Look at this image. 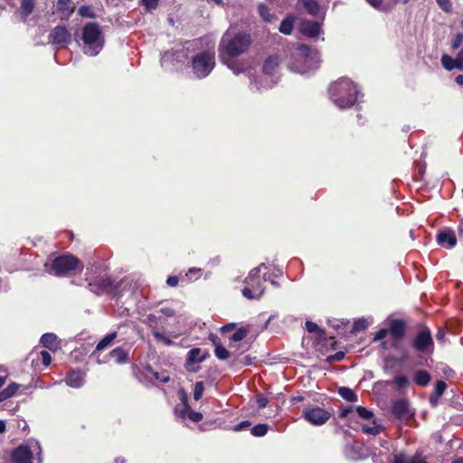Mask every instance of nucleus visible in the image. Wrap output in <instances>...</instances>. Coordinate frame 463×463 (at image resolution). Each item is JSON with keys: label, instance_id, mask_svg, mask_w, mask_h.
I'll use <instances>...</instances> for the list:
<instances>
[{"label": "nucleus", "instance_id": "1", "mask_svg": "<svg viewBox=\"0 0 463 463\" xmlns=\"http://www.w3.org/2000/svg\"><path fill=\"white\" fill-rule=\"evenodd\" d=\"M328 93L331 101L340 109L353 107L359 97L356 84L347 78H340L331 83Z\"/></svg>", "mask_w": 463, "mask_h": 463}, {"label": "nucleus", "instance_id": "2", "mask_svg": "<svg viewBox=\"0 0 463 463\" xmlns=\"http://www.w3.org/2000/svg\"><path fill=\"white\" fill-rule=\"evenodd\" d=\"M268 267L261 263L257 268L252 269L244 280L246 286L242 288L241 294L247 299H260L265 292V282L270 279L267 272Z\"/></svg>", "mask_w": 463, "mask_h": 463}, {"label": "nucleus", "instance_id": "3", "mask_svg": "<svg viewBox=\"0 0 463 463\" xmlns=\"http://www.w3.org/2000/svg\"><path fill=\"white\" fill-rule=\"evenodd\" d=\"M81 49L88 56L98 55L104 47V36L98 23H87L81 33Z\"/></svg>", "mask_w": 463, "mask_h": 463}, {"label": "nucleus", "instance_id": "4", "mask_svg": "<svg viewBox=\"0 0 463 463\" xmlns=\"http://www.w3.org/2000/svg\"><path fill=\"white\" fill-rule=\"evenodd\" d=\"M251 43L250 34L245 33H233L227 31L222 37L221 45L231 57H236L245 52Z\"/></svg>", "mask_w": 463, "mask_h": 463}, {"label": "nucleus", "instance_id": "5", "mask_svg": "<svg viewBox=\"0 0 463 463\" xmlns=\"http://www.w3.org/2000/svg\"><path fill=\"white\" fill-rule=\"evenodd\" d=\"M295 59L301 64L293 63L290 70L307 75L318 68V56L317 52H311L310 48L306 44H300L295 54Z\"/></svg>", "mask_w": 463, "mask_h": 463}, {"label": "nucleus", "instance_id": "6", "mask_svg": "<svg viewBox=\"0 0 463 463\" xmlns=\"http://www.w3.org/2000/svg\"><path fill=\"white\" fill-rule=\"evenodd\" d=\"M87 270L88 272L86 273V280L88 281V287L90 290L96 295H102L109 292H113L115 295H118V288L128 284L127 280H122L119 284L115 285L114 280L106 274L95 275L89 273V268Z\"/></svg>", "mask_w": 463, "mask_h": 463}, {"label": "nucleus", "instance_id": "7", "mask_svg": "<svg viewBox=\"0 0 463 463\" xmlns=\"http://www.w3.org/2000/svg\"><path fill=\"white\" fill-rule=\"evenodd\" d=\"M201 43L200 39L185 42L184 47L180 51H166L162 54L161 66L166 70H177L184 62V59H188L190 50H195Z\"/></svg>", "mask_w": 463, "mask_h": 463}, {"label": "nucleus", "instance_id": "8", "mask_svg": "<svg viewBox=\"0 0 463 463\" xmlns=\"http://www.w3.org/2000/svg\"><path fill=\"white\" fill-rule=\"evenodd\" d=\"M46 270L54 276H66L70 272L82 269L83 264L80 260L71 254H63L56 257L50 266L45 264Z\"/></svg>", "mask_w": 463, "mask_h": 463}, {"label": "nucleus", "instance_id": "9", "mask_svg": "<svg viewBox=\"0 0 463 463\" xmlns=\"http://www.w3.org/2000/svg\"><path fill=\"white\" fill-rule=\"evenodd\" d=\"M178 397L181 402L175 408V415L183 419L188 418L193 422H199L203 419V414L191 410L188 395L184 388L178 390Z\"/></svg>", "mask_w": 463, "mask_h": 463}, {"label": "nucleus", "instance_id": "10", "mask_svg": "<svg viewBox=\"0 0 463 463\" xmlns=\"http://www.w3.org/2000/svg\"><path fill=\"white\" fill-rule=\"evenodd\" d=\"M278 64L279 61L277 57H269L265 61L263 65L264 75L261 77L260 81H255L254 83L257 90L269 89L276 83V81L271 79V76L274 74Z\"/></svg>", "mask_w": 463, "mask_h": 463}, {"label": "nucleus", "instance_id": "11", "mask_svg": "<svg viewBox=\"0 0 463 463\" xmlns=\"http://www.w3.org/2000/svg\"><path fill=\"white\" fill-rule=\"evenodd\" d=\"M331 415L330 411L319 406L306 408L302 412V417L315 426L324 425L330 419Z\"/></svg>", "mask_w": 463, "mask_h": 463}, {"label": "nucleus", "instance_id": "12", "mask_svg": "<svg viewBox=\"0 0 463 463\" xmlns=\"http://www.w3.org/2000/svg\"><path fill=\"white\" fill-rule=\"evenodd\" d=\"M412 346L416 351L422 354L432 353L434 343L430 330L427 327H424L419 331L412 342Z\"/></svg>", "mask_w": 463, "mask_h": 463}, {"label": "nucleus", "instance_id": "13", "mask_svg": "<svg viewBox=\"0 0 463 463\" xmlns=\"http://www.w3.org/2000/svg\"><path fill=\"white\" fill-rule=\"evenodd\" d=\"M48 39L52 44H69L71 43V33L66 26L57 25L50 32Z\"/></svg>", "mask_w": 463, "mask_h": 463}, {"label": "nucleus", "instance_id": "14", "mask_svg": "<svg viewBox=\"0 0 463 463\" xmlns=\"http://www.w3.org/2000/svg\"><path fill=\"white\" fill-rule=\"evenodd\" d=\"M11 459L13 463H34L33 450L27 445H20L12 452Z\"/></svg>", "mask_w": 463, "mask_h": 463}, {"label": "nucleus", "instance_id": "15", "mask_svg": "<svg viewBox=\"0 0 463 463\" xmlns=\"http://www.w3.org/2000/svg\"><path fill=\"white\" fill-rule=\"evenodd\" d=\"M203 362V355L200 348H193L187 354L185 368L189 372L196 373L200 369V363Z\"/></svg>", "mask_w": 463, "mask_h": 463}, {"label": "nucleus", "instance_id": "16", "mask_svg": "<svg viewBox=\"0 0 463 463\" xmlns=\"http://www.w3.org/2000/svg\"><path fill=\"white\" fill-rule=\"evenodd\" d=\"M75 9L76 5L72 0H58L56 3V10L61 20H69Z\"/></svg>", "mask_w": 463, "mask_h": 463}, {"label": "nucleus", "instance_id": "17", "mask_svg": "<svg viewBox=\"0 0 463 463\" xmlns=\"http://www.w3.org/2000/svg\"><path fill=\"white\" fill-rule=\"evenodd\" d=\"M437 242L444 248L451 249L457 243L455 232L450 229H444L437 235Z\"/></svg>", "mask_w": 463, "mask_h": 463}, {"label": "nucleus", "instance_id": "18", "mask_svg": "<svg viewBox=\"0 0 463 463\" xmlns=\"http://www.w3.org/2000/svg\"><path fill=\"white\" fill-rule=\"evenodd\" d=\"M65 382L71 388H80L85 383V373L80 370H71Z\"/></svg>", "mask_w": 463, "mask_h": 463}, {"label": "nucleus", "instance_id": "19", "mask_svg": "<svg viewBox=\"0 0 463 463\" xmlns=\"http://www.w3.org/2000/svg\"><path fill=\"white\" fill-rule=\"evenodd\" d=\"M391 412L399 419L408 416L410 414L408 401L404 399L394 401L391 406Z\"/></svg>", "mask_w": 463, "mask_h": 463}, {"label": "nucleus", "instance_id": "20", "mask_svg": "<svg viewBox=\"0 0 463 463\" xmlns=\"http://www.w3.org/2000/svg\"><path fill=\"white\" fill-rule=\"evenodd\" d=\"M300 32L302 34L314 38L317 37L321 31L320 24L314 21H303L300 24Z\"/></svg>", "mask_w": 463, "mask_h": 463}, {"label": "nucleus", "instance_id": "21", "mask_svg": "<svg viewBox=\"0 0 463 463\" xmlns=\"http://www.w3.org/2000/svg\"><path fill=\"white\" fill-rule=\"evenodd\" d=\"M109 356L118 364H127L129 361L128 351L121 346L111 350L109 352Z\"/></svg>", "mask_w": 463, "mask_h": 463}, {"label": "nucleus", "instance_id": "22", "mask_svg": "<svg viewBox=\"0 0 463 463\" xmlns=\"http://www.w3.org/2000/svg\"><path fill=\"white\" fill-rule=\"evenodd\" d=\"M191 67L197 79L203 77V52H196L191 60Z\"/></svg>", "mask_w": 463, "mask_h": 463}, {"label": "nucleus", "instance_id": "23", "mask_svg": "<svg viewBox=\"0 0 463 463\" xmlns=\"http://www.w3.org/2000/svg\"><path fill=\"white\" fill-rule=\"evenodd\" d=\"M405 333V325L401 320H393L390 325V334L395 340H399L403 337Z\"/></svg>", "mask_w": 463, "mask_h": 463}, {"label": "nucleus", "instance_id": "24", "mask_svg": "<svg viewBox=\"0 0 463 463\" xmlns=\"http://www.w3.org/2000/svg\"><path fill=\"white\" fill-rule=\"evenodd\" d=\"M41 343L44 347L50 350H56L59 346L57 335L53 333L43 334L41 337Z\"/></svg>", "mask_w": 463, "mask_h": 463}, {"label": "nucleus", "instance_id": "25", "mask_svg": "<svg viewBox=\"0 0 463 463\" xmlns=\"http://www.w3.org/2000/svg\"><path fill=\"white\" fill-rule=\"evenodd\" d=\"M299 5H302L303 7L307 10V12L312 15L317 16L320 11V5L317 0H299Z\"/></svg>", "mask_w": 463, "mask_h": 463}, {"label": "nucleus", "instance_id": "26", "mask_svg": "<svg viewBox=\"0 0 463 463\" xmlns=\"http://www.w3.org/2000/svg\"><path fill=\"white\" fill-rule=\"evenodd\" d=\"M161 322V316L158 315V311L156 313L148 314L143 320V323L153 330H158V326Z\"/></svg>", "mask_w": 463, "mask_h": 463}, {"label": "nucleus", "instance_id": "27", "mask_svg": "<svg viewBox=\"0 0 463 463\" xmlns=\"http://www.w3.org/2000/svg\"><path fill=\"white\" fill-rule=\"evenodd\" d=\"M118 336V332L114 331L108 335H106L96 345L95 351L93 352V354L96 352L101 351L105 349L107 346H109Z\"/></svg>", "mask_w": 463, "mask_h": 463}, {"label": "nucleus", "instance_id": "28", "mask_svg": "<svg viewBox=\"0 0 463 463\" xmlns=\"http://www.w3.org/2000/svg\"><path fill=\"white\" fill-rule=\"evenodd\" d=\"M414 382L420 386H426L430 381V374L425 370H418L413 375Z\"/></svg>", "mask_w": 463, "mask_h": 463}, {"label": "nucleus", "instance_id": "29", "mask_svg": "<svg viewBox=\"0 0 463 463\" xmlns=\"http://www.w3.org/2000/svg\"><path fill=\"white\" fill-rule=\"evenodd\" d=\"M19 388L20 384L16 383H10L6 388L0 392V402L13 397Z\"/></svg>", "mask_w": 463, "mask_h": 463}, {"label": "nucleus", "instance_id": "30", "mask_svg": "<svg viewBox=\"0 0 463 463\" xmlns=\"http://www.w3.org/2000/svg\"><path fill=\"white\" fill-rule=\"evenodd\" d=\"M258 12L260 16L267 23H272L277 19V16L270 13L268 6L264 4H260L258 5Z\"/></svg>", "mask_w": 463, "mask_h": 463}, {"label": "nucleus", "instance_id": "31", "mask_svg": "<svg viewBox=\"0 0 463 463\" xmlns=\"http://www.w3.org/2000/svg\"><path fill=\"white\" fill-rule=\"evenodd\" d=\"M202 276V270L199 268H191L188 271L180 278L181 281L192 282L197 280Z\"/></svg>", "mask_w": 463, "mask_h": 463}, {"label": "nucleus", "instance_id": "32", "mask_svg": "<svg viewBox=\"0 0 463 463\" xmlns=\"http://www.w3.org/2000/svg\"><path fill=\"white\" fill-rule=\"evenodd\" d=\"M294 21L295 18L293 16H288L285 18L279 25V32L283 34L289 35L293 30Z\"/></svg>", "mask_w": 463, "mask_h": 463}, {"label": "nucleus", "instance_id": "33", "mask_svg": "<svg viewBox=\"0 0 463 463\" xmlns=\"http://www.w3.org/2000/svg\"><path fill=\"white\" fill-rule=\"evenodd\" d=\"M338 394L347 402H354L357 401L356 393L348 387H340L338 389Z\"/></svg>", "mask_w": 463, "mask_h": 463}, {"label": "nucleus", "instance_id": "34", "mask_svg": "<svg viewBox=\"0 0 463 463\" xmlns=\"http://www.w3.org/2000/svg\"><path fill=\"white\" fill-rule=\"evenodd\" d=\"M441 63L442 66L449 71H451L456 68L459 69V63L458 62L457 57L453 59L450 56L444 54L441 57Z\"/></svg>", "mask_w": 463, "mask_h": 463}, {"label": "nucleus", "instance_id": "35", "mask_svg": "<svg viewBox=\"0 0 463 463\" xmlns=\"http://www.w3.org/2000/svg\"><path fill=\"white\" fill-rule=\"evenodd\" d=\"M214 65V53L210 51L204 52V76L211 72Z\"/></svg>", "mask_w": 463, "mask_h": 463}, {"label": "nucleus", "instance_id": "36", "mask_svg": "<svg viewBox=\"0 0 463 463\" xmlns=\"http://www.w3.org/2000/svg\"><path fill=\"white\" fill-rule=\"evenodd\" d=\"M393 463H427L426 460L420 457L414 456L411 458H407L403 455L395 456V459Z\"/></svg>", "mask_w": 463, "mask_h": 463}, {"label": "nucleus", "instance_id": "37", "mask_svg": "<svg viewBox=\"0 0 463 463\" xmlns=\"http://www.w3.org/2000/svg\"><path fill=\"white\" fill-rule=\"evenodd\" d=\"M34 9V1L33 0H22L21 3V12L24 14V18H27Z\"/></svg>", "mask_w": 463, "mask_h": 463}, {"label": "nucleus", "instance_id": "38", "mask_svg": "<svg viewBox=\"0 0 463 463\" xmlns=\"http://www.w3.org/2000/svg\"><path fill=\"white\" fill-rule=\"evenodd\" d=\"M152 335L157 342L163 343L165 346H171L174 345V341L165 336L164 332L160 330H153Z\"/></svg>", "mask_w": 463, "mask_h": 463}, {"label": "nucleus", "instance_id": "39", "mask_svg": "<svg viewBox=\"0 0 463 463\" xmlns=\"http://www.w3.org/2000/svg\"><path fill=\"white\" fill-rule=\"evenodd\" d=\"M268 430H269L268 424L261 423V424L255 425L251 429L250 432L255 437H262L268 432Z\"/></svg>", "mask_w": 463, "mask_h": 463}, {"label": "nucleus", "instance_id": "40", "mask_svg": "<svg viewBox=\"0 0 463 463\" xmlns=\"http://www.w3.org/2000/svg\"><path fill=\"white\" fill-rule=\"evenodd\" d=\"M78 13L81 17H86V18H95L96 17V13L93 11L92 7L90 5L80 6L79 8Z\"/></svg>", "mask_w": 463, "mask_h": 463}, {"label": "nucleus", "instance_id": "41", "mask_svg": "<svg viewBox=\"0 0 463 463\" xmlns=\"http://www.w3.org/2000/svg\"><path fill=\"white\" fill-rule=\"evenodd\" d=\"M306 329L309 333H317L319 335L325 334V330L321 329L316 323L311 321L306 322Z\"/></svg>", "mask_w": 463, "mask_h": 463}, {"label": "nucleus", "instance_id": "42", "mask_svg": "<svg viewBox=\"0 0 463 463\" xmlns=\"http://www.w3.org/2000/svg\"><path fill=\"white\" fill-rule=\"evenodd\" d=\"M214 353L220 360H226L230 355L229 351L222 345H216Z\"/></svg>", "mask_w": 463, "mask_h": 463}, {"label": "nucleus", "instance_id": "43", "mask_svg": "<svg viewBox=\"0 0 463 463\" xmlns=\"http://www.w3.org/2000/svg\"><path fill=\"white\" fill-rule=\"evenodd\" d=\"M393 382L399 388H407L410 384L409 379L405 375L395 376Z\"/></svg>", "mask_w": 463, "mask_h": 463}, {"label": "nucleus", "instance_id": "44", "mask_svg": "<svg viewBox=\"0 0 463 463\" xmlns=\"http://www.w3.org/2000/svg\"><path fill=\"white\" fill-rule=\"evenodd\" d=\"M362 430L366 434L375 436L381 432L382 427L380 425H375V424L373 426L364 425L362 427Z\"/></svg>", "mask_w": 463, "mask_h": 463}, {"label": "nucleus", "instance_id": "45", "mask_svg": "<svg viewBox=\"0 0 463 463\" xmlns=\"http://www.w3.org/2000/svg\"><path fill=\"white\" fill-rule=\"evenodd\" d=\"M158 313L161 314L160 316H164L165 317H173L177 316L176 311L171 307H162L158 310Z\"/></svg>", "mask_w": 463, "mask_h": 463}, {"label": "nucleus", "instance_id": "46", "mask_svg": "<svg viewBox=\"0 0 463 463\" xmlns=\"http://www.w3.org/2000/svg\"><path fill=\"white\" fill-rule=\"evenodd\" d=\"M356 412L359 415V417L365 419V420L371 419L373 415L371 411H369L366 408L362 407V406H359L356 408Z\"/></svg>", "mask_w": 463, "mask_h": 463}, {"label": "nucleus", "instance_id": "47", "mask_svg": "<svg viewBox=\"0 0 463 463\" xmlns=\"http://www.w3.org/2000/svg\"><path fill=\"white\" fill-rule=\"evenodd\" d=\"M247 335V331L242 328L237 329L232 335L231 336V340L234 342H238L242 340Z\"/></svg>", "mask_w": 463, "mask_h": 463}, {"label": "nucleus", "instance_id": "48", "mask_svg": "<svg viewBox=\"0 0 463 463\" xmlns=\"http://www.w3.org/2000/svg\"><path fill=\"white\" fill-rule=\"evenodd\" d=\"M447 388V384L443 381H438L435 384V395L440 397Z\"/></svg>", "mask_w": 463, "mask_h": 463}, {"label": "nucleus", "instance_id": "49", "mask_svg": "<svg viewBox=\"0 0 463 463\" xmlns=\"http://www.w3.org/2000/svg\"><path fill=\"white\" fill-rule=\"evenodd\" d=\"M463 42V33H457L455 37L451 41V48L453 50H457L460 47L461 43Z\"/></svg>", "mask_w": 463, "mask_h": 463}, {"label": "nucleus", "instance_id": "50", "mask_svg": "<svg viewBox=\"0 0 463 463\" xmlns=\"http://www.w3.org/2000/svg\"><path fill=\"white\" fill-rule=\"evenodd\" d=\"M141 2L147 11H152L157 7L159 0H141Z\"/></svg>", "mask_w": 463, "mask_h": 463}, {"label": "nucleus", "instance_id": "51", "mask_svg": "<svg viewBox=\"0 0 463 463\" xmlns=\"http://www.w3.org/2000/svg\"><path fill=\"white\" fill-rule=\"evenodd\" d=\"M203 395V382H197L194 386V399L198 401Z\"/></svg>", "mask_w": 463, "mask_h": 463}, {"label": "nucleus", "instance_id": "52", "mask_svg": "<svg viewBox=\"0 0 463 463\" xmlns=\"http://www.w3.org/2000/svg\"><path fill=\"white\" fill-rule=\"evenodd\" d=\"M40 356H41V360H42V364L47 367L48 365H50L51 362H52V357H51V354L47 352V351H42L40 353Z\"/></svg>", "mask_w": 463, "mask_h": 463}, {"label": "nucleus", "instance_id": "53", "mask_svg": "<svg viewBox=\"0 0 463 463\" xmlns=\"http://www.w3.org/2000/svg\"><path fill=\"white\" fill-rule=\"evenodd\" d=\"M367 327V321L364 318L358 319L354 324V329L356 331L364 330Z\"/></svg>", "mask_w": 463, "mask_h": 463}, {"label": "nucleus", "instance_id": "54", "mask_svg": "<svg viewBox=\"0 0 463 463\" xmlns=\"http://www.w3.org/2000/svg\"><path fill=\"white\" fill-rule=\"evenodd\" d=\"M437 3L443 11L449 12L451 10V3L449 0H437Z\"/></svg>", "mask_w": 463, "mask_h": 463}, {"label": "nucleus", "instance_id": "55", "mask_svg": "<svg viewBox=\"0 0 463 463\" xmlns=\"http://www.w3.org/2000/svg\"><path fill=\"white\" fill-rule=\"evenodd\" d=\"M366 1L368 2L369 5H371L373 7H374L378 10H381V11L386 10L383 5V0H366Z\"/></svg>", "mask_w": 463, "mask_h": 463}, {"label": "nucleus", "instance_id": "56", "mask_svg": "<svg viewBox=\"0 0 463 463\" xmlns=\"http://www.w3.org/2000/svg\"><path fill=\"white\" fill-rule=\"evenodd\" d=\"M251 425L250 420H243L233 427V430L241 431L249 428Z\"/></svg>", "mask_w": 463, "mask_h": 463}, {"label": "nucleus", "instance_id": "57", "mask_svg": "<svg viewBox=\"0 0 463 463\" xmlns=\"http://www.w3.org/2000/svg\"><path fill=\"white\" fill-rule=\"evenodd\" d=\"M154 377L156 380H157L161 383H167L170 380V377L167 374L160 373L158 372L154 373Z\"/></svg>", "mask_w": 463, "mask_h": 463}, {"label": "nucleus", "instance_id": "58", "mask_svg": "<svg viewBox=\"0 0 463 463\" xmlns=\"http://www.w3.org/2000/svg\"><path fill=\"white\" fill-rule=\"evenodd\" d=\"M388 330L385 328L380 329L378 332H376L375 335L373 336L374 341H379L383 339L387 335Z\"/></svg>", "mask_w": 463, "mask_h": 463}, {"label": "nucleus", "instance_id": "59", "mask_svg": "<svg viewBox=\"0 0 463 463\" xmlns=\"http://www.w3.org/2000/svg\"><path fill=\"white\" fill-rule=\"evenodd\" d=\"M351 412H353V407L347 406L340 411L338 417L340 419H345Z\"/></svg>", "mask_w": 463, "mask_h": 463}, {"label": "nucleus", "instance_id": "60", "mask_svg": "<svg viewBox=\"0 0 463 463\" xmlns=\"http://www.w3.org/2000/svg\"><path fill=\"white\" fill-rule=\"evenodd\" d=\"M179 279H180L176 276H169L168 279H166V284L169 287H175L178 284Z\"/></svg>", "mask_w": 463, "mask_h": 463}, {"label": "nucleus", "instance_id": "61", "mask_svg": "<svg viewBox=\"0 0 463 463\" xmlns=\"http://www.w3.org/2000/svg\"><path fill=\"white\" fill-rule=\"evenodd\" d=\"M256 402L259 408H265L268 405L269 401L266 397L260 396L257 398Z\"/></svg>", "mask_w": 463, "mask_h": 463}, {"label": "nucleus", "instance_id": "62", "mask_svg": "<svg viewBox=\"0 0 463 463\" xmlns=\"http://www.w3.org/2000/svg\"><path fill=\"white\" fill-rule=\"evenodd\" d=\"M444 337H445V331L443 329H439L436 334L437 340L442 342L444 340Z\"/></svg>", "mask_w": 463, "mask_h": 463}, {"label": "nucleus", "instance_id": "63", "mask_svg": "<svg viewBox=\"0 0 463 463\" xmlns=\"http://www.w3.org/2000/svg\"><path fill=\"white\" fill-rule=\"evenodd\" d=\"M439 397L436 396L435 393L430 397V402L432 406H436L439 402Z\"/></svg>", "mask_w": 463, "mask_h": 463}, {"label": "nucleus", "instance_id": "64", "mask_svg": "<svg viewBox=\"0 0 463 463\" xmlns=\"http://www.w3.org/2000/svg\"><path fill=\"white\" fill-rule=\"evenodd\" d=\"M282 274H283L282 269H281L277 268V269H275V270L273 271V273H272L271 275H272V277H274V278H279V277H281V276H282Z\"/></svg>", "mask_w": 463, "mask_h": 463}]
</instances>
